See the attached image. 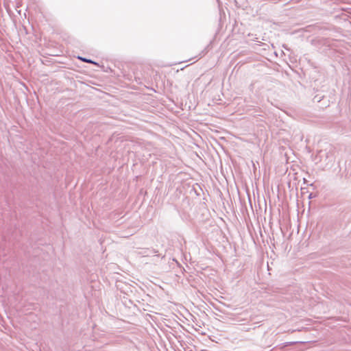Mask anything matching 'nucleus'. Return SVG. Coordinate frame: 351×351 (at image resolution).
<instances>
[{
	"label": "nucleus",
	"instance_id": "nucleus-1",
	"mask_svg": "<svg viewBox=\"0 0 351 351\" xmlns=\"http://www.w3.org/2000/svg\"><path fill=\"white\" fill-rule=\"evenodd\" d=\"M80 60H82L83 62H88V63H92V64H95V62L91 60H89V59H87L86 58H81L80 57L79 58Z\"/></svg>",
	"mask_w": 351,
	"mask_h": 351
}]
</instances>
